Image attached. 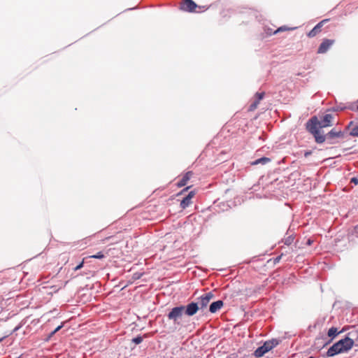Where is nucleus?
Instances as JSON below:
<instances>
[{
	"mask_svg": "<svg viewBox=\"0 0 358 358\" xmlns=\"http://www.w3.org/2000/svg\"><path fill=\"white\" fill-rule=\"evenodd\" d=\"M334 120V116L330 113L325 114L320 120L313 116L307 122L306 129L313 136H315L322 133V128L332 126Z\"/></svg>",
	"mask_w": 358,
	"mask_h": 358,
	"instance_id": "f257e3e1",
	"label": "nucleus"
},
{
	"mask_svg": "<svg viewBox=\"0 0 358 358\" xmlns=\"http://www.w3.org/2000/svg\"><path fill=\"white\" fill-rule=\"evenodd\" d=\"M353 345L354 341L349 337H345L331 346L327 352V356L333 357L339 353L347 352L352 348Z\"/></svg>",
	"mask_w": 358,
	"mask_h": 358,
	"instance_id": "f03ea898",
	"label": "nucleus"
},
{
	"mask_svg": "<svg viewBox=\"0 0 358 358\" xmlns=\"http://www.w3.org/2000/svg\"><path fill=\"white\" fill-rule=\"evenodd\" d=\"M345 134L344 131L341 130H337L336 129H332L327 134L321 133L314 136V138L315 142L319 144L322 143L325 141H327V143L329 144H335L338 142L337 139L343 138L345 137Z\"/></svg>",
	"mask_w": 358,
	"mask_h": 358,
	"instance_id": "7ed1b4c3",
	"label": "nucleus"
},
{
	"mask_svg": "<svg viewBox=\"0 0 358 358\" xmlns=\"http://www.w3.org/2000/svg\"><path fill=\"white\" fill-rule=\"evenodd\" d=\"M183 314H185V306H180L172 308L167 317L169 320L173 321L175 324H180V320Z\"/></svg>",
	"mask_w": 358,
	"mask_h": 358,
	"instance_id": "20e7f679",
	"label": "nucleus"
},
{
	"mask_svg": "<svg viewBox=\"0 0 358 358\" xmlns=\"http://www.w3.org/2000/svg\"><path fill=\"white\" fill-rule=\"evenodd\" d=\"M197 5L192 0H182L180 9L187 12H194Z\"/></svg>",
	"mask_w": 358,
	"mask_h": 358,
	"instance_id": "39448f33",
	"label": "nucleus"
},
{
	"mask_svg": "<svg viewBox=\"0 0 358 358\" xmlns=\"http://www.w3.org/2000/svg\"><path fill=\"white\" fill-rule=\"evenodd\" d=\"M213 297V294L210 292H208L201 296L199 299V302L197 303L199 306V309L202 310L203 308H206Z\"/></svg>",
	"mask_w": 358,
	"mask_h": 358,
	"instance_id": "423d86ee",
	"label": "nucleus"
},
{
	"mask_svg": "<svg viewBox=\"0 0 358 358\" xmlns=\"http://www.w3.org/2000/svg\"><path fill=\"white\" fill-rule=\"evenodd\" d=\"M334 43V40L333 39H324L322 43L320 45L317 53L324 54L327 52V50L331 48V46Z\"/></svg>",
	"mask_w": 358,
	"mask_h": 358,
	"instance_id": "0eeeda50",
	"label": "nucleus"
},
{
	"mask_svg": "<svg viewBox=\"0 0 358 358\" xmlns=\"http://www.w3.org/2000/svg\"><path fill=\"white\" fill-rule=\"evenodd\" d=\"M199 310L198 303L192 302L187 306H185V314L187 316H193Z\"/></svg>",
	"mask_w": 358,
	"mask_h": 358,
	"instance_id": "6e6552de",
	"label": "nucleus"
},
{
	"mask_svg": "<svg viewBox=\"0 0 358 358\" xmlns=\"http://www.w3.org/2000/svg\"><path fill=\"white\" fill-rule=\"evenodd\" d=\"M195 195V191H191L189 194L183 198V199L180 202V207L182 209L186 208L192 203V199Z\"/></svg>",
	"mask_w": 358,
	"mask_h": 358,
	"instance_id": "1a4fd4ad",
	"label": "nucleus"
},
{
	"mask_svg": "<svg viewBox=\"0 0 358 358\" xmlns=\"http://www.w3.org/2000/svg\"><path fill=\"white\" fill-rule=\"evenodd\" d=\"M264 95H265L264 92H261V93L257 92L255 94L254 101L250 104V106L249 107V110H251V111L255 110L257 108V106H258L259 101L264 97Z\"/></svg>",
	"mask_w": 358,
	"mask_h": 358,
	"instance_id": "9d476101",
	"label": "nucleus"
},
{
	"mask_svg": "<svg viewBox=\"0 0 358 358\" xmlns=\"http://www.w3.org/2000/svg\"><path fill=\"white\" fill-rule=\"evenodd\" d=\"M327 20H324L320 22L317 24H316L308 34V36L310 38H313L319 32L321 31V28L324 22Z\"/></svg>",
	"mask_w": 358,
	"mask_h": 358,
	"instance_id": "9b49d317",
	"label": "nucleus"
},
{
	"mask_svg": "<svg viewBox=\"0 0 358 358\" xmlns=\"http://www.w3.org/2000/svg\"><path fill=\"white\" fill-rule=\"evenodd\" d=\"M192 176H193L192 171L187 172L182 176V178L178 182V183H177L178 187H181L185 186L187 184L188 181L190 180V178L192 177Z\"/></svg>",
	"mask_w": 358,
	"mask_h": 358,
	"instance_id": "f8f14e48",
	"label": "nucleus"
},
{
	"mask_svg": "<svg viewBox=\"0 0 358 358\" xmlns=\"http://www.w3.org/2000/svg\"><path fill=\"white\" fill-rule=\"evenodd\" d=\"M267 352H268V345L267 342H265L262 346L258 348L255 351L254 355L255 357H262Z\"/></svg>",
	"mask_w": 358,
	"mask_h": 358,
	"instance_id": "ddd939ff",
	"label": "nucleus"
},
{
	"mask_svg": "<svg viewBox=\"0 0 358 358\" xmlns=\"http://www.w3.org/2000/svg\"><path fill=\"white\" fill-rule=\"evenodd\" d=\"M223 306V301L221 300H218L217 301L213 302L210 305L209 310L212 313H216Z\"/></svg>",
	"mask_w": 358,
	"mask_h": 358,
	"instance_id": "4468645a",
	"label": "nucleus"
},
{
	"mask_svg": "<svg viewBox=\"0 0 358 358\" xmlns=\"http://www.w3.org/2000/svg\"><path fill=\"white\" fill-rule=\"evenodd\" d=\"M295 239V236L294 233L289 234L288 231L286 234V236L282 240V242L285 245L289 246L292 244Z\"/></svg>",
	"mask_w": 358,
	"mask_h": 358,
	"instance_id": "2eb2a0df",
	"label": "nucleus"
},
{
	"mask_svg": "<svg viewBox=\"0 0 358 358\" xmlns=\"http://www.w3.org/2000/svg\"><path fill=\"white\" fill-rule=\"evenodd\" d=\"M143 275V273L136 272L133 274L131 278H129L130 277L129 275H127V278H129V279L127 280V283H129V284L133 283L135 280L139 279Z\"/></svg>",
	"mask_w": 358,
	"mask_h": 358,
	"instance_id": "dca6fc26",
	"label": "nucleus"
},
{
	"mask_svg": "<svg viewBox=\"0 0 358 358\" xmlns=\"http://www.w3.org/2000/svg\"><path fill=\"white\" fill-rule=\"evenodd\" d=\"M268 162V158L266 157H264L259 158L258 159H256V160L250 163V164L252 165V166H255V165H257V164H266Z\"/></svg>",
	"mask_w": 358,
	"mask_h": 358,
	"instance_id": "f3484780",
	"label": "nucleus"
},
{
	"mask_svg": "<svg viewBox=\"0 0 358 358\" xmlns=\"http://www.w3.org/2000/svg\"><path fill=\"white\" fill-rule=\"evenodd\" d=\"M280 342L281 340L279 338H272L270 340V350L276 347Z\"/></svg>",
	"mask_w": 358,
	"mask_h": 358,
	"instance_id": "a211bd4d",
	"label": "nucleus"
},
{
	"mask_svg": "<svg viewBox=\"0 0 358 358\" xmlns=\"http://www.w3.org/2000/svg\"><path fill=\"white\" fill-rule=\"evenodd\" d=\"M338 334V331H337V329L336 327H331L329 329L328 331V336L329 337H335L337 334Z\"/></svg>",
	"mask_w": 358,
	"mask_h": 358,
	"instance_id": "6ab92c4d",
	"label": "nucleus"
},
{
	"mask_svg": "<svg viewBox=\"0 0 358 358\" xmlns=\"http://www.w3.org/2000/svg\"><path fill=\"white\" fill-rule=\"evenodd\" d=\"M350 135L354 137H358V124L355 126L350 131Z\"/></svg>",
	"mask_w": 358,
	"mask_h": 358,
	"instance_id": "aec40b11",
	"label": "nucleus"
},
{
	"mask_svg": "<svg viewBox=\"0 0 358 358\" xmlns=\"http://www.w3.org/2000/svg\"><path fill=\"white\" fill-rule=\"evenodd\" d=\"M132 341L135 343V344H139L141 343L142 341H143V338L141 336H137L136 338H134L132 339Z\"/></svg>",
	"mask_w": 358,
	"mask_h": 358,
	"instance_id": "412c9836",
	"label": "nucleus"
},
{
	"mask_svg": "<svg viewBox=\"0 0 358 358\" xmlns=\"http://www.w3.org/2000/svg\"><path fill=\"white\" fill-rule=\"evenodd\" d=\"M91 257H94V258H96V259H101V258L103 257V255L102 254L101 252H98L95 255H92V256H90L89 257V258H91Z\"/></svg>",
	"mask_w": 358,
	"mask_h": 358,
	"instance_id": "4be33fe9",
	"label": "nucleus"
},
{
	"mask_svg": "<svg viewBox=\"0 0 358 358\" xmlns=\"http://www.w3.org/2000/svg\"><path fill=\"white\" fill-rule=\"evenodd\" d=\"M85 259H84L83 260V262H81L80 264H78L77 266H76L74 268H76V269L81 268L83 266V264H84Z\"/></svg>",
	"mask_w": 358,
	"mask_h": 358,
	"instance_id": "5701e85b",
	"label": "nucleus"
},
{
	"mask_svg": "<svg viewBox=\"0 0 358 358\" xmlns=\"http://www.w3.org/2000/svg\"><path fill=\"white\" fill-rule=\"evenodd\" d=\"M62 328V326H58L52 333L51 336L54 335L57 331H58Z\"/></svg>",
	"mask_w": 358,
	"mask_h": 358,
	"instance_id": "b1692460",
	"label": "nucleus"
},
{
	"mask_svg": "<svg viewBox=\"0 0 358 358\" xmlns=\"http://www.w3.org/2000/svg\"><path fill=\"white\" fill-rule=\"evenodd\" d=\"M285 29H287L285 28V27H280L278 29L273 31V34H276L277 32H278V31H280L281 30H285Z\"/></svg>",
	"mask_w": 358,
	"mask_h": 358,
	"instance_id": "393cba45",
	"label": "nucleus"
},
{
	"mask_svg": "<svg viewBox=\"0 0 358 358\" xmlns=\"http://www.w3.org/2000/svg\"><path fill=\"white\" fill-rule=\"evenodd\" d=\"M190 188V186L189 187H185V189H183L178 194H183L185 192H186L187 189H189Z\"/></svg>",
	"mask_w": 358,
	"mask_h": 358,
	"instance_id": "a878e982",
	"label": "nucleus"
},
{
	"mask_svg": "<svg viewBox=\"0 0 358 358\" xmlns=\"http://www.w3.org/2000/svg\"><path fill=\"white\" fill-rule=\"evenodd\" d=\"M345 108L343 107H341V108H338V107H336V108H334V111H337V110H343Z\"/></svg>",
	"mask_w": 358,
	"mask_h": 358,
	"instance_id": "bb28decb",
	"label": "nucleus"
},
{
	"mask_svg": "<svg viewBox=\"0 0 358 358\" xmlns=\"http://www.w3.org/2000/svg\"><path fill=\"white\" fill-rule=\"evenodd\" d=\"M280 259V256H279V257H277L276 258H275V259H273V262H274V264H276L277 262H278Z\"/></svg>",
	"mask_w": 358,
	"mask_h": 358,
	"instance_id": "cd10ccee",
	"label": "nucleus"
},
{
	"mask_svg": "<svg viewBox=\"0 0 358 358\" xmlns=\"http://www.w3.org/2000/svg\"><path fill=\"white\" fill-rule=\"evenodd\" d=\"M351 181L352 182H355V184H357L358 182V180L355 178H352Z\"/></svg>",
	"mask_w": 358,
	"mask_h": 358,
	"instance_id": "c85d7f7f",
	"label": "nucleus"
},
{
	"mask_svg": "<svg viewBox=\"0 0 358 358\" xmlns=\"http://www.w3.org/2000/svg\"><path fill=\"white\" fill-rule=\"evenodd\" d=\"M311 243H312V241L308 239V241H307V244L308 245H311Z\"/></svg>",
	"mask_w": 358,
	"mask_h": 358,
	"instance_id": "c756f323",
	"label": "nucleus"
},
{
	"mask_svg": "<svg viewBox=\"0 0 358 358\" xmlns=\"http://www.w3.org/2000/svg\"><path fill=\"white\" fill-rule=\"evenodd\" d=\"M5 338V337H2V338H0V342H1V341L3 340V338Z\"/></svg>",
	"mask_w": 358,
	"mask_h": 358,
	"instance_id": "7c9ffc66",
	"label": "nucleus"
},
{
	"mask_svg": "<svg viewBox=\"0 0 358 358\" xmlns=\"http://www.w3.org/2000/svg\"><path fill=\"white\" fill-rule=\"evenodd\" d=\"M355 230L357 231L358 230V224L355 227Z\"/></svg>",
	"mask_w": 358,
	"mask_h": 358,
	"instance_id": "2f4dec72",
	"label": "nucleus"
},
{
	"mask_svg": "<svg viewBox=\"0 0 358 358\" xmlns=\"http://www.w3.org/2000/svg\"><path fill=\"white\" fill-rule=\"evenodd\" d=\"M309 154H310V152H306V153L305 154V155H306V156H307V155H308Z\"/></svg>",
	"mask_w": 358,
	"mask_h": 358,
	"instance_id": "473e14b6",
	"label": "nucleus"
},
{
	"mask_svg": "<svg viewBox=\"0 0 358 358\" xmlns=\"http://www.w3.org/2000/svg\"><path fill=\"white\" fill-rule=\"evenodd\" d=\"M2 311V308L0 306V313H1Z\"/></svg>",
	"mask_w": 358,
	"mask_h": 358,
	"instance_id": "72a5a7b5",
	"label": "nucleus"
},
{
	"mask_svg": "<svg viewBox=\"0 0 358 358\" xmlns=\"http://www.w3.org/2000/svg\"><path fill=\"white\" fill-rule=\"evenodd\" d=\"M308 358H315V357H313V356H310V357H309Z\"/></svg>",
	"mask_w": 358,
	"mask_h": 358,
	"instance_id": "f704fd0d",
	"label": "nucleus"
},
{
	"mask_svg": "<svg viewBox=\"0 0 358 358\" xmlns=\"http://www.w3.org/2000/svg\"><path fill=\"white\" fill-rule=\"evenodd\" d=\"M357 110H358V105H357Z\"/></svg>",
	"mask_w": 358,
	"mask_h": 358,
	"instance_id": "c9c22d12",
	"label": "nucleus"
}]
</instances>
